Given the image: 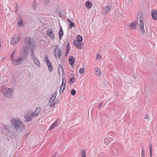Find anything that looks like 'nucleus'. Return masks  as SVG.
<instances>
[{"label":"nucleus","mask_w":157,"mask_h":157,"mask_svg":"<svg viewBox=\"0 0 157 157\" xmlns=\"http://www.w3.org/2000/svg\"><path fill=\"white\" fill-rule=\"evenodd\" d=\"M11 122L18 132H22L25 129V126L24 124L19 120L14 119L11 120Z\"/></svg>","instance_id":"obj_1"},{"label":"nucleus","mask_w":157,"mask_h":157,"mask_svg":"<svg viewBox=\"0 0 157 157\" xmlns=\"http://www.w3.org/2000/svg\"><path fill=\"white\" fill-rule=\"evenodd\" d=\"M1 92L4 96L8 98H10L13 95V89L12 88H7L3 86L1 90Z\"/></svg>","instance_id":"obj_2"},{"label":"nucleus","mask_w":157,"mask_h":157,"mask_svg":"<svg viewBox=\"0 0 157 157\" xmlns=\"http://www.w3.org/2000/svg\"><path fill=\"white\" fill-rule=\"evenodd\" d=\"M137 21H139L140 22V24H138L140 30L141 32L144 34L145 31L144 29V24L143 22V18L142 16V14L141 12L140 13L138 12L137 14Z\"/></svg>","instance_id":"obj_3"},{"label":"nucleus","mask_w":157,"mask_h":157,"mask_svg":"<svg viewBox=\"0 0 157 157\" xmlns=\"http://www.w3.org/2000/svg\"><path fill=\"white\" fill-rule=\"evenodd\" d=\"M25 44L29 47V48H33L35 46V41L31 37H27L24 40Z\"/></svg>","instance_id":"obj_4"},{"label":"nucleus","mask_w":157,"mask_h":157,"mask_svg":"<svg viewBox=\"0 0 157 157\" xmlns=\"http://www.w3.org/2000/svg\"><path fill=\"white\" fill-rule=\"evenodd\" d=\"M66 82V79L64 78H63L62 79V84L60 85V87L59 93L60 94H62L63 92L65 87Z\"/></svg>","instance_id":"obj_5"},{"label":"nucleus","mask_w":157,"mask_h":157,"mask_svg":"<svg viewBox=\"0 0 157 157\" xmlns=\"http://www.w3.org/2000/svg\"><path fill=\"white\" fill-rule=\"evenodd\" d=\"M20 38L17 36L15 35L14 36L13 38L10 41L11 44L12 45H14L18 43L19 41Z\"/></svg>","instance_id":"obj_6"},{"label":"nucleus","mask_w":157,"mask_h":157,"mask_svg":"<svg viewBox=\"0 0 157 157\" xmlns=\"http://www.w3.org/2000/svg\"><path fill=\"white\" fill-rule=\"evenodd\" d=\"M11 61L14 65H17L21 64L23 62L22 59L21 58L16 59L14 58L13 60H12Z\"/></svg>","instance_id":"obj_7"},{"label":"nucleus","mask_w":157,"mask_h":157,"mask_svg":"<svg viewBox=\"0 0 157 157\" xmlns=\"http://www.w3.org/2000/svg\"><path fill=\"white\" fill-rule=\"evenodd\" d=\"M52 29H48L47 30L46 33L47 35L49 36L52 39H55V36L52 32Z\"/></svg>","instance_id":"obj_8"},{"label":"nucleus","mask_w":157,"mask_h":157,"mask_svg":"<svg viewBox=\"0 0 157 157\" xmlns=\"http://www.w3.org/2000/svg\"><path fill=\"white\" fill-rule=\"evenodd\" d=\"M56 47L55 51V56L56 57V55L58 57V58L59 59L61 56V50L59 47L58 46H56Z\"/></svg>","instance_id":"obj_9"},{"label":"nucleus","mask_w":157,"mask_h":157,"mask_svg":"<svg viewBox=\"0 0 157 157\" xmlns=\"http://www.w3.org/2000/svg\"><path fill=\"white\" fill-rule=\"evenodd\" d=\"M73 44L78 48L80 49L82 47L84 43L79 42L77 41L76 40H75L73 42Z\"/></svg>","instance_id":"obj_10"},{"label":"nucleus","mask_w":157,"mask_h":157,"mask_svg":"<svg viewBox=\"0 0 157 157\" xmlns=\"http://www.w3.org/2000/svg\"><path fill=\"white\" fill-rule=\"evenodd\" d=\"M152 18L155 20H157V10H152L151 13Z\"/></svg>","instance_id":"obj_11"},{"label":"nucleus","mask_w":157,"mask_h":157,"mask_svg":"<svg viewBox=\"0 0 157 157\" xmlns=\"http://www.w3.org/2000/svg\"><path fill=\"white\" fill-rule=\"evenodd\" d=\"M58 74L59 76L60 75V71H62V75L63 73V68L62 65L61 64H59L58 65Z\"/></svg>","instance_id":"obj_12"},{"label":"nucleus","mask_w":157,"mask_h":157,"mask_svg":"<svg viewBox=\"0 0 157 157\" xmlns=\"http://www.w3.org/2000/svg\"><path fill=\"white\" fill-rule=\"evenodd\" d=\"M59 124V121L57 119L55 122L49 127V130L52 129L58 126Z\"/></svg>","instance_id":"obj_13"},{"label":"nucleus","mask_w":157,"mask_h":157,"mask_svg":"<svg viewBox=\"0 0 157 157\" xmlns=\"http://www.w3.org/2000/svg\"><path fill=\"white\" fill-rule=\"evenodd\" d=\"M22 50L23 53L25 54L29 53V47L26 45H24L22 47Z\"/></svg>","instance_id":"obj_14"},{"label":"nucleus","mask_w":157,"mask_h":157,"mask_svg":"<svg viewBox=\"0 0 157 157\" xmlns=\"http://www.w3.org/2000/svg\"><path fill=\"white\" fill-rule=\"evenodd\" d=\"M70 44H69V42H68L67 43V44L66 51L65 53V56H67L68 55V54L69 53V51H70Z\"/></svg>","instance_id":"obj_15"},{"label":"nucleus","mask_w":157,"mask_h":157,"mask_svg":"<svg viewBox=\"0 0 157 157\" xmlns=\"http://www.w3.org/2000/svg\"><path fill=\"white\" fill-rule=\"evenodd\" d=\"M9 130H10L7 128H6V126H5V128H4L2 129L1 131L3 133V134H4L6 136H8V134L9 132Z\"/></svg>","instance_id":"obj_16"},{"label":"nucleus","mask_w":157,"mask_h":157,"mask_svg":"<svg viewBox=\"0 0 157 157\" xmlns=\"http://www.w3.org/2000/svg\"><path fill=\"white\" fill-rule=\"evenodd\" d=\"M70 64L72 66L75 63V59L73 56H70L69 59Z\"/></svg>","instance_id":"obj_17"},{"label":"nucleus","mask_w":157,"mask_h":157,"mask_svg":"<svg viewBox=\"0 0 157 157\" xmlns=\"http://www.w3.org/2000/svg\"><path fill=\"white\" fill-rule=\"evenodd\" d=\"M95 74L97 76H99L101 75V72L100 70L98 67L95 68Z\"/></svg>","instance_id":"obj_18"},{"label":"nucleus","mask_w":157,"mask_h":157,"mask_svg":"<svg viewBox=\"0 0 157 157\" xmlns=\"http://www.w3.org/2000/svg\"><path fill=\"white\" fill-rule=\"evenodd\" d=\"M112 138L110 137L105 138L104 139V142L106 144L108 145L112 141Z\"/></svg>","instance_id":"obj_19"},{"label":"nucleus","mask_w":157,"mask_h":157,"mask_svg":"<svg viewBox=\"0 0 157 157\" xmlns=\"http://www.w3.org/2000/svg\"><path fill=\"white\" fill-rule=\"evenodd\" d=\"M57 93L56 92L52 95L49 100V102L52 103L54 102L56 98Z\"/></svg>","instance_id":"obj_20"},{"label":"nucleus","mask_w":157,"mask_h":157,"mask_svg":"<svg viewBox=\"0 0 157 157\" xmlns=\"http://www.w3.org/2000/svg\"><path fill=\"white\" fill-rule=\"evenodd\" d=\"M33 62L38 67H40V62L36 58H35L33 59Z\"/></svg>","instance_id":"obj_21"},{"label":"nucleus","mask_w":157,"mask_h":157,"mask_svg":"<svg viewBox=\"0 0 157 157\" xmlns=\"http://www.w3.org/2000/svg\"><path fill=\"white\" fill-rule=\"evenodd\" d=\"M48 66V70L50 72H52L53 70V66L50 62L47 63Z\"/></svg>","instance_id":"obj_22"},{"label":"nucleus","mask_w":157,"mask_h":157,"mask_svg":"<svg viewBox=\"0 0 157 157\" xmlns=\"http://www.w3.org/2000/svg\"><path fill=\"white\" fill-rule=\"evenodd\" d=\"M138 22L137 21H135L132 22L130 24V27L132 29H134L136 25L137 24Z\"/></svg>","instance_id":"obj_23"},{"label":"nucleus","mask_w":157,"mask_h":157,"mask_svg":"<svg viewBox=\"0 0 157 157\" xmlns=\"http://www.w3.org/2000/svg\"><path fill=\"white\" fill-rule=\"evenodd\" d=\"M63 34V32L62 30V27H60L59 32V36L60 40H61Z\"/></svg>","instance_id":"obj_24"},{"label":"nucleus","mask_w":157,"mask_h":157,"mask_svg":"<svg viewBox=\"0 0 157 157\" xmlns=\"http://www.w3.org/2000/svg\"><path fill=\"white\" fill-rule=\"evenodd\" d=\"M85 5L87 8H90L92 6V4L89 1H87L86 2Z\"/></svg>","instance_id":"obj_25"},{"label":"nucleus","mask_w":157,"mask_h":157,"mask_svg":"<svg viewBox=\"0 0 157 157\" xmlns=\"http://www.w3.org/2000/svg\"><path fill=\"white\" fill-rule=\"evenodd\" d=\"M28 54L29 53L25 54L23 53L22 54V55L21 56V58L22 59V61L26 59L28 57Z\"/></svg>","instance_id":"obj_26"},{"label":"nucleus","mask_w":157,"mask_h":157,"mask_svg":"<svg viewBox=\"0 0 157 157\" xmlns=\"http://www.w3.org/2000/svg\"><path fill=\"white\" fill-rule=\"evenodd\" d=\"M15 135L16 133H14V132L13 131L11 132L9 130V132L8 136L10 137H13L15 136Z\"/></svg>","instance_id":"obj_27"},{"label":"nucleus","mask_w":157,"mask_h":157,"mask_svg":"<svg viewBox=\"0 0 157 157\" xmlns=\"http://www.w3.org/2000/svg\"><path fill=\"white\" fill-rule=\"evenodd\" d=\"M33 49V48H31L30 49L31 51V56L33 59L36 58V56L34 52Z\"/></svg>","instance_id":"obj_28"},{"label":"nucleus","mask_w":157,"mask_h":157,"mask_svg":"<svg viewBox=\"0 0 157 157\" xmlns=\"http://www.w3.org/2000/svg\"><path fill=\"white\" fill-rule=\"evenodd\" d=\"M105 11V13H108L110 10V7L109 6H105L104 8Z\"/></svg>","instance_id":"obj_29"},{"label":"nucleus","mask_w":157,"mask_h":157,"mask_svg":"<svg viewBox=\"0 0 157 157\" xmlns=\"http://www.w3.org/2000/svg\"><path fill=\"white\" fill-rule=\"evenodd\" d=\"M77 41L79 42H81L82 40V37L79 35H78L77 37Z\"/></svg>","instance_id":"obj_30"},{"label":"nucleus","mask_w":157,"mask_h":157,"mask_svg":"<svg viewBox=\"0 0 157 157\" xmlns=\"http://www.w3.org/2000/svg\"><path fill=\"white\" fill-rule=\"evenodd\" d=\"M41 110L40 108V107H37L36 108L35 111L34 112L36 114H37L38 116L39 113H40Z\"/></svg>","instance_id":"obj_31"},{"label":"nucleus","mask_w":157,"mask_h":157,"mask_svg":"<svg viewBox=\"0 0 157 157\" xmlns=\"http://www.w3.org/2000/svg\"><path fill=\"white\" fill-rule=\"evenodd\" d=\"M81 155L82 157H86V152L84 150L81 151Z\"/></svg>","instance_id":"obj_32"},{"label":"nucleus","mask_w":157,"mask_h":157,"mask_svg":"<svg viewBox=\"0 0 157 157\" xmlns=\"http://www.w3.org/2000/svg\"><path fill=\"white\" fill-rule=\"evenodd\" d=\"M15 51L14 50L13 52L11 54V56H10V59H11V61L12 60H13V59H14V57H15Z\"/></svg>","instance_id":"obj_33"},{"label":"nucleus","mask_w":157,"mask_h":157,"mask_svg":"<svg viewBox=\"0 0 157 157\" xmlns=\"http://www.w3.org/2000/svg\"><path fill=\"white\" fill-rule=\"evenodd\" d=\"M25 118L28 120L29 121H31L32 120V117H31L30 115H26L25 116Z\"/></svg>","instance_id":"obj_34"},{"label":"nucleus","mask_w":157,"mask_h":157,"mask_svg":"<svg viewBox=\"0 0 157 157\" xmlns=\"http://www.w3.org/2000/svg\"><path fill=\"white\" fill-rule=\"evenodd\" d=\"M75 81V79L74 77L70 78L69 80V82L70 83H74Z\"/></svg>","instance_id":"obj_35"},{"label":"nucleus","mask_w":157,"mask_h":157,"mask_svg":"<svg viewBox=\"0 0 157 157\" xmlns=\"http://www.w3.org/2000/svg\"><path fill=\"white\" fill-rule=\"evenodd\" d=\"M44 59L46 64L48 62H50L48 59V57L47 55H46L44 57Z\"/></svg>","instance_id":"obj_36"},{"label":"nucleus","mask_w":157,"mask_h":157,"mask_svg":"<svg viewBox=\"0 0 157 157\" xmlns=\"http://www.w3.org/2000/svg\"><path fill=\"white\" fill-rule=\"evenodd\" d=\"M152 145L151 144H150V156L151 157L152 156Z\"/></svg>","instance_id":"obj_37"},{"label":"nucleus","mask_w":157,"mask_h":157,"mask_svg":"<svg viewBox=\"0 0 157 157\" xmlns=\"http://www.w3.org/2000/svg\"><path fill=\"white\" fill-rule=\"evenodd\" d=\"M30 116L31 117H32V119L33 118H34L37 116V114H36L34 112H33L32 113H31Z\"/></svg>","instance_id":"obj_38"},{"label":"nucleus","mask_w":157,"mask_h":157,"mask_svg":"<svg viewBox=\"0 0 157 157\" xmlns=\"http://www.w3.org/2000/svg\"><path fill=\"white\" fill-rule=\"evenodd\" d=\"M36 2L35 0H34V2L33 3V9L34 10H35L36 8Z\"/></svg>","instance_id":"obj_39"},{"label":"nucleus","mask_w":157,"mask_h":157,"mask_svg":"<svg viewBox=\"0 0 157 157\" xmlns=\"http://www.w3.org/2000/svg\"><path fill=\"white\" fill-rule=\"evenodd\" d=\"M75 25L74 23L73 22H71V23H70V24L69 25V28L70 29H71L72 27H75Z\"/></svg>","instance_id":"obj_40"},{"label":"nucleus","mask_w":157,"mask_h":157,"mask_svg":"<svg viewBox=\"0 0 157 157\" xmlns=\"http://www.w3.org/2000/svg\"><path fill=\"white\" fill-rule=\"evenodd\" d=\"M71 93L72 95L74 96L76 94V91L74 89H72L71 90Z\"/></svg>","instance_id":"obj_41"},{"label":"nucleus","mask_w":157,"mask_h":157,"mask_svg":"<svg viewBox=\"0 0 157 157\" xmlns=\"http://www.w3.org/2000/svg\"><path fill=\"white\" fill-rule=\"evenodd\" d=\"M59 15L61 16H64L65 14L63 11H61L59 13Z\"/></svg>","instance_id":"obj_42"},{"label":"nucleus","mask_w":157,"mask_h":157,"mask_svg":"<svg viewBox=\"0 0 157 157\" xmlns=\"http://www.w3.org/2000/svg\"><path fill=\"white\" fill-rule=\"evenodd\" d=\"M50 0H45L44 3L45 5H47L50 3Z\"/></svg>","instance_id":"obj_43"},{"label":"nucleus","mask_w":157,"mask_h":157,"mask_svg":"<svg viewBox=\"0 0 157 157\" xmlns=\"http://www.w3.org/2000/svg\"><path fill=\"white\" fill-rule=\"evenodd\" d=\"M84 68H81L79 70V72L81 74H83L84 72Z\"/></svg>","instance_id":"obj_44"},{"label":"nucleus","mask_w":157,"mask_h":157,"mask_svg":"<svg viewBox=\"0 0 157 157\" xmlns=\"http://www.w3.org/2000/svg\"><path fill=\"white\" fill-rule=\"evenodd\" d=\"M22 21H19L18 22V25L20 26L22 25Z\"/></svg>","instance_id":"obj_45"},{"label":"nucleus","mask_w":157,"mask_h":157,"mask_svg":"<svg viewBox=\"0 0 157 157\" xmlns=\"http://www.w3.org/2000/svg\"><path fill=\"white\" fill-rule=\"evenodd\" d=\"M55 104L56 103H51L49 105V106L51 107H53L55 105Z\"/></svg>","instance_id":"obj_46"},{"label":"nucleus","mask_w":157,"mask_h":157,"mask_svg":"<svg viewBox=\"0 0 157 157\" xmlns=\"http://www.w3.org/2000/svg\"><path fill=\"white\" fill-rule=\"evenodd\" d=\"M101 58V56L99 54H98L97 55V59H99Z\"/></svg>","instance_id":"obj_47"},{"label":"nucleus","mask_w":157,"mask_h":157,"mask_svg":"<svg viewBox=\"0 0 157 157\" xmlns=\"http://www.w3.org/2000/svg\"><path fill=\"white\" fill-rule=\"evenodd\" d=\"M144 149H143L142 152H141V156H144Z\"/></svg>","instance_id":"obj_48"},{"label":"nucleus","mask_w":157,"mask_h":157,"mask_svg":"<svg viewBox=\"0 0 157 157\" xmlns=\"http://www.w3.org/2000/svg\"><path fill=\"white\" fill-rule=\"evenodd\" d=\"M149 117L148 116V115L147 114H146L145 115V117L144 118L146 119H147L149 118Z\"/></svg>","instance_id":"obj_49"},{"label":"nucleus","mask_w":157,"mask_h":157,"mask_svg":"<svg viewBox=\"0 0 157 157\" xmlns=\"http://www.w3.org/2000/svg\"><path fill=\"white\" fill-rule=\"evenodd\" d=\"M102 104H103V103H100L99 104V105H98V108L99 109L101 107V105Z\"/></svg>","instance_id":"obj_50"},{"label":"nucleus","mask_w":157,"mask_h":157,"mask_svg":"<svg viewBox=\"0 0 157 157\" xmlns=\"http://www.w3.org/2000/svg\"><path fill=\"white\" fill-rule=\"evenodd\" d=\"M57 154H58V153L56 152L55 153L54 155H53V156L52 157H55L57 155Z\"/></svg>","instance_id":"obj_51"},{"label":"nucleus","mask_w":157,"mask_h":157,"mask_svg":"<svg viewBox=\"0 0 157 157\" xmlns=\"http://www.w3.org/2000/svg\"><path fill=\"white\" fill-rule=\"evenodd\" d=\"M16 13H17V9H18V6L17 3L16 4Z\"/></svg>","instance_id":"obj_52"},{"label":"nucleus","mask_w":157,"mask_h":157,"mask_svg":"<svg viewBox=\"0 0 157 157\" xmlns=\"http://www.w3.org/2000/svg\"><path fill=\"white\" fill-rule=\"evenodd\" d=\"M116 153H115V151H114V154H113V155L114 156H116L117 155V150H116Z\"/></svg>","instance_id":"obj_53"},{"label":"nucleus","mask_w":157,"mask_h":157,"mask_svg":"<svg viewBox=\"0 0 157 157\" xmlns=\"http://www.w3.org/2000/svg\"><path fill=\"white\" fill-rule=\"evenodd\" d=\"M67 21L70 24V23H71L72 21H71V20L69 19H67Z\"/></svg>","instance_id":"obj_54"},{"label":"nucleus","mask_w":157,"mask_h":157,"mask_svg":"<svg viewBox=\"0 0 157 157\" xmlns=\"http://www.w3.org/2000/svg\"><path fill=\"white\" fill-rule=\"evenodd\" d=\"M56 102L55 103L56 104V103H58V102H59V100H57V101L56 100Z\"/></svg>","instance_id":"obj_55"},{"label":"nucleus","mask_w":157,"mask_h":157,"mask_svg":"<svg viewBox=\"0 0 157 157\" xmlns=\"http://www.w3.org/2000/svg\"><path fill=\"white\" fill-rule=\"evenodd\" d=\"M102 154H103V153H101V156H102Z\"/></svg>","instance_id":"obj_56"},{"label":"nucleus","mask_w":157,"mask_h":157,"mask_svg":"<svg viewBox=\"0 0 157 157\" xmlns=\"http://www.w3.org/2000/svg\"><path fill=\"white\" fill-rule=\"evenodd\" d=\"M4 126L5 127L6 126H5V125H4Z\"/></svg>","instance_id":"obj_57"}]
</instances>
